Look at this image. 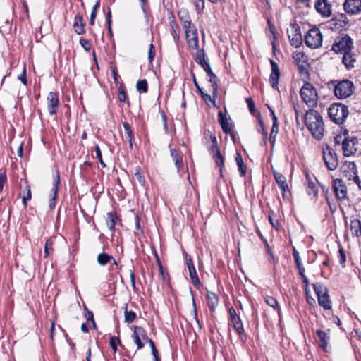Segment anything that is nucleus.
Segmentation results:
<instances>
[{
  "label": "nucleus",
  "mask_w": 361,
  "mask_h": 361,
  "mask_svg": "<svg viewBox=\"0 0 361 361\" xmlns=\"http://www.w3.org/2000/svg\"><path fill=\"white\" fill-rule=\"evenodd\" d=\"M305 123L315 139L319 140L323 137L324 125L323 118L317 111L312 109L306 111Z\"/></svg>",
  "instance_id": "obj_1"
},
{
  "label": "nucleus",
  "mask_w": 361,
  "mask_h": 361,
  "mask_svg": "<svg viewBox=\"0 0 361 361\" xmlns=\"http://www.w3.org/2000/svg\"><path fill=\"white\" fill-rule=\"evenodd\" d=\"M195 61L202 67L209 77V81L212 84L213 97H217L219 80L217 76L213 73L204 50L197 51Z\"/></svg>",
  "instance_id": "obj_2"
},
{
  "label": "nucleus",
  "mask_w": 361,
  "mask_h": 361,
  "mask_svg": "<svg viewBox=\"0 0 361 361\" xmlns=\"http://www.w3.org/2000/svg\"><path fill=\"white\" fill-rule=\"evenodd\" d=\"M329 86L334 87L335 96L338 99H345L353 94L355 87L352 81L343 80L341 81L331 80L328 83Z\"/></svg>",
  "instance_id": "obj_3"
},
{
  "label": "nucleus",
  "mask_w": 361,
  "mask_h": 361,
  "mask_svg": "<svg viewBox=\"0 0 361 361\" xmlns=\"http://www.w3.org/2000/svg\"><path fill=\"white\" fill-rule=\"evenodd\" d=\"M353 48V39L348 34L342 33L335 38L331 50L336 54H342L352 51Z\"/></svg>",
  "instance_id": "obj_4"
},
{
  "label": "nucleus",
  "mask_w": 361,
  "mask_h": 361,
  "mask_svg": "<svg viewBox=\"0 0 361 361\" xmlns=\"http://www.w3.org/2000/svg\"><path fill=\"white\" fill-rule=\"evenodd\" d=\"M348 106L341 103H334L328 109L331 120L336 124H343L348 116Z\"/></svg>",
  "instance_id": "obj_5"
},
{
  "label": "nucleus",
  "mask_w": 361,
  "mask_h": 361,
  "mask_svg": "<svg viewBox=\"0 0 361 361\" xmlns=\"http://www.w3.org/2000/svg\"><path fill=\"white\" fill-rule=\"evenodd\" d=\"M302 101L310 107L317 105L318 96L314 87L310 82H305L300 91Z\"/></svg>",
  "instance_id": "obj_6"
},
{
  "label": "nucleus",
  "mask_w": 361,
  "mask_h": 361,
  "mask_svg": "<svg viewBox=\"0 0 361 361\" xmlns=\"http://www.w3.org/2000/svg\"><path fill=\"white\" fill-rule=\"evenodd\" d=\"M313 288L317 296L319 305L324 310H331L332 305L328 288L320 283H314Z\"/></svg>",
  "instance_id": "obj_7"
},
{
  "label": "nucleus",
  "mask_w": 361,
  "mask_h": 361,
  "mask_svg": "<svg viewBox=\"0 0 361 361\" xmlns=\"http://www.w3.org/2000/svg\"><path fill=\"white\" fill-rule=\"evenodd\" d=\"M323 36L320 30L316 26L309 30L305 35L304 41L307 47L311 49H317L322 44Z\"/></svg>",
  "instance_id": "obj_8"
},
{
  "label": "nucleus",
  "mask_w": 361,
  "mask_h": 361,
  "mask_svg": "<svg viewBox=\"0 0 361 361\" xmlns=\"http://www.w3.org/2000/svg\"><path fill=\"white\" fill-rule=\"evenodd\" d=\"M348 24L349 20L346 13H337L325 23L327 28L334 31L346 30Z\"/></svg>",
  "instance_id": "obj_9"
},
{
  "label": "nucleus",
  "mask_w": 361,
  "mask_h": 361,
  "mask_svg": "<svg viewBox=\"0 0 361 361\" xmlns=\"http://www.w3.org/2000/svg\"><path fill=\"white\" fill-rule=\"evenodd\" d=\"M209 138L212 141V145L209 151L212 154V159H214L216 165L219 167L220 176H221L223 168L224 167V157L221 153L216 135L211 133Z\"/></svg>",
  "instance_id": "obj_10"
},
{
  "label": "nucleus",
  "mask_w": 361,
  "mask_h": 361,
  "mask_svg": "<svg viewBox=\"0 0 361 361\" xmlns=\"http://www.w3.org/2000/svg\"><path fill=\"white\" fill-rule=\"evenodd\" d=\"M209 138L212 141V145L209 151L212 154V159H214L216 165L219 167L220 176H221L223 168L224 167V157L221 153L216 135L211 133Z\"/></svg>",
  "instance_id": "obj_11"
},
{
  "label": "nucleus",
  "mask_w": 361,
  "mask_h": 361,
  "mask_svg": "<svg viewBox=\"0 0 361 361\" xmlns=\"http://www.w3.org/2000/svg\"><path fill=\"white\" fill-rule=\"evenodd\" d=\"M228 312L231 325L239 336V338L243 342H245L247 339V336L240 317L237 314L235 310L233 307L229 308Z\"/></svg>",
  "instance_id": "obj_12"
},
{
  "label": "nucleus",
  "mask_w": 361,
  "mask_h": 361,
  "mask_svg": "<svg viewBox=\"0 0 361 361\" xmlns=\"http://www.w3.org/2000/svg\"><path fill=\"white\" fill-rule=\"evenodd\" d=\"M332 189L338 201L343 202L348 201V189L344 180L336 178L332 180Z\"/></svg>",
  "instance_id": "obj_13"
},
{
  "label": "nucleus",
  "mask_w": 361,
  "mask_h": 361,
  "mask_svg": "<svg viewBox=\"0 0 361 361\" xmlns=\"http://www.w3.org/2000/svg\"><path fill=\"white\" fill-rule=\"evenodd\" d=\"M323 159L326 167L330 171L335 170L338 165L337 154L329 145H326V148L323 149Z\"/></svg>",
  "instance_id": "obj_14"
},
{
  "label": "nucleus",
  "mask_w": 361,
  "mask_h": 361,
  "mask_svg": "<svg viewBox=\"0 0 361 361\" xmlns=\"http://www.w3.org/2000/svg\"><path fill=\"white\" fill-rule=\"evenodd\" d=\"M358 139L356 137H345L342 140V150L344 157H350L355 154L357 151Z\"/></svg>",
  "instance_id": "obj_15"
},
{
  "label": "nucleus",
  "mask_w": 361,
  "mask_h": 361,
  "mask_svg": "<svg viewBox=\"0 0 361 361\" xmlns=\"http://www.w3.org/2000/svg\"><path fill=\"white\" fill-rule=\"evenodd\" d=\"M318 180L313 175H310L307 172L305 173V185L306 187V192L312 199L317 198L318 195V188L317 183Z\"/></svg>",
  "instance_id": "obj_16"
},
{
  "label": "nucleus",
  "mask_w": 361,
  "mask_h": 361,
  "mask_svg": "<svg viewBox=\"0 0 361 361\" xmlns=\"http://www.w3.org/2000/svg\"><path fill=\"white\" fill-rule=\"evenodd\" d=\"M314 8L323 18H329L332 14V5L329 0H317Z\"/></svg>",
  "instance_id": "obj_17"
},
{
  "label": "nucleus",
  "mask_w": 361,
  "mask_h": 361,
  "mask_svg": "<svg viewBox=\"0 0 361 361\" xmlns=\"http://www.w3.org/2000/svg\"><path fill=\"white\" fill-rule=\"evenodd\" d=\"M343 8L346 14L359 15L361 13V0H345Z\"/></svg>",
  "instance_id": "obj_18"
},
{
  "label": "nucleus",
  "mask_w": 361,
  "mask_h": 361,
  "mask_svg": "<svg viewBox=\"0 0 361 361\" xmlns=\"http://www.w3.org/2000/svg\"><path fill=\"white\" fill-rule=\"evenodd\" d=\"M271 65V74L269 75V83L271 87L279 90V81L281 75L279 67L276 61L269 59Z\"/></svg>",
  "instance_id": "obj_19"
},
{
  "label": "nucleus",
  "mask_w": 361,
  "mask_h": 361,
  "mask_svg": "<svg viewBox=\"0 0 361 361\" xmlns=\"http://www.w3.org/2000/svg\"><path fill=\"white\" fill-rule=\"evenodd\" d=\"M47 109L51 116L57 113V109L59 104V99L56 92H50L47 97Z\"/></svg>",
  "instance_id": "obj_20"
},
{
  "label": "nucleus",
  "mask_w": 361,
  "mask_h": 361,
  "mask_svg": "<svg viewBox=\"0 0 361 361\" xmlns=\"http://www.w3.org/2000/svg\"><path fill=\"white\" fill-rule=\"evenodd\" d=\"M218 121L221 127L223 132L226 134H230L232 139L234 140L235 135L232 131V124L229 123L228 119L226 114H224L221 111L218 112Z\"/></svg>",
  "instance_id": "obj_21"
},
{
  "label": "nucleus",
  "mask_w": 361,
  "mask_h": 361,
  "mask_svg": "<svg viewBox=\"0 0 361 361\" xmlns=\"http://www.w3.org/2000/svg\"><path fill=\"white\" fill-rule=\"evenodd\" d=\"M329 331V329H326V331L318 329L316 331L319 347L326 352L328 351V344L330 339Z\"/></svg>",
  "instance_id": "obj_22"
},
{
  "label": "nucleus",
  "mask_w": 361,
  "mask_h": 361,
  "mask_svg": "<svg viewBox=\"0 0 361 361\" xmlns=\"http://www.w3.org/2000/svg\"><path fill=\"white\" fill-rule=\"evenodd\" d=\"M273 175L278 186L282 192L283 196L284 197L285 193L290 191L286 178L282 173L276 171L273 172Z\"/></svg>",
  "instance_id": "obj_23"
},
{
  "label": "nucleus",
  "mask_w": 361,
  "mask_h": 361,
  "mask_svg": "<svg viewBox=\"0 0 361 361\" xmlns=\"http://www.w3.org/2000/svg\"><path fill=\"white\" fill-rule=\"evenodd\" d=\"M342 58V63L345 66L347 70H350L355 66V63L356 61L355 55L350 51H347L346 53H343Z\"/></svg>",
  "instance_id": "obj_24"
},
{
  "label": "nucleus",
  "mask_w": 361,
  "mask_h": 361,
  "mask_svg": "<svg viewBox=\"0 0 361 361\" xmlns=\"http://www.w3.org/2000/svg\"><path fill=\"white\" fill-rule=\"evenodd\" d=\"M85 25V24L83 22L82 16L80 14H77L75 16L73 25L75 32L79 35L85 34L86 32Z\"/></svg>",
  "instance_id": "obj_25"
},
{
  "label": "nucleus",
  "mask_w": 361,
  "mask_h": 361,
  "mask_svg": "<svg viewBox=\"0 0 361 361\" xmlns=\"http://www.w3.org/2000/svg\"><path fill=\"white\" fill-rule=\"evenodd\" d=\"M60 183V176H59V172L57 173L56 176V178L54 180V184H53V187H52V189H51V192H52V197L49 200V207L50 209H54L56 206V199L57 197V195H58V191H59V185Z\"/></svg>",
  "instance_id": "obj_26"
},
{
  "label": "nucleus",
  "mask_w": 361,
  "mask_h": 361,
  "mask_svg": "<svg viewBox=\"0 0 361 361\" xmlns=\"http://www.w3.org/2000/svg\"><path fill=\"white\" fill-rule=\"evenodd\" d=\"M171 19L169 21V26L171 30V35L176 43H178L180 40V28L175 20V17L173 13H171Z\"/></svg>",
  "instance_id": "obj_27"
},
{
  "label": "nucleus",
  "mask_w": 361,
  "mask_h": 361,
  "mask_svg": "<svg viewBox=\"0 0 361 361\" xmlns=\"http://www.w3.org/2000/svg\"><path fill=\"white\" fill-rule=\"evenodd\" d=\"M178 17L183 27L192 25L191 17L187 8H180L178 11Z\"/></svg>",
  "instance_id": "obj_28"
},
{
  "label": "nucleus",
  "mask_w": 361,
  "mask_h": 361,
  "mask_svg": "<svg viewBox=\"0 0 361 361\" xmlns=\"http://www.w3.org/2000/svg\"><path fill=\"white\" fill-rule=\"evenodd\" d=\"M207 304L211 312H214L219 304V296L213 293L208 291L207 293Z\"/></svg>",
  "instance_id": "obj_29"
},
{
  "label": "nucleus",
  "mask_w": 361,
  "mask_h": 361,
  "mask_svg": "<svg viewBox=\"0 0 361 361\" xmlns=\"http://www.w3.org/2000/svg\"><path fill=\"white\" fill-rule=\"evenodd\" d=\"M170 154H171V157H172L173 161L175 162V166H176L177 171H179L180 168L183 166L182 154L176 149H171Z\"/></svg>",
  "instance_id": "obj_30"
},
{
  "label": "nucleus",
  "mask_w": 361,
  "mask_h": 361,
  "mask_svg": "<svg viewBox=\"0 0 361 361\" xmlns=\"http://www.w3.org/2000/svg\"><path fill=\"white\" fill-rule=\"evenodd\" d=\"M341 169L345 176H348V173H352L353 174L357 173V166L353 161H345L343 164Z\"/></svg>",
  "instance_id": "obj_31"
},
{
  "label": "nucleus",
  "mask_w": 361,
  "mask_h": 361,
  "mask_svg": "<svg viewBox=\"0 0 361 361\" xmlns=\"http://www.w3.org/2000/svg\"><path fill=\"white\" fill-rule=\"evenodd\" d=\"M235 159L238 167L239 174L241 177H244L247 172V166L244 164L243 157L240 152H236Z\"/></svg>",
  "instance_id": "obj_32"
},
{
  "label": "nucleus",
  "mask_w": 361,
  "mask_h": 361,
  "mask_svg": "<svg viewBox=\"0 0 361 361\" xmlns=\"http://www.w3.org/2000/svg\"><path fill=\"white\" fill-rule=\"evenodd\" d=\"M189 271L190 278L193 286L199 289L202 286V283L199 279L196 269L194 267L188 268Z\"/></svg>",
  "instance_id": "obj_33"
},
{
  "label": "nucleus",
  "mask_w": 361,
  "mask_h": 361,
  "mask_svg": "<svg viewBox=\"0 0 361 361\" xmlns=\"http://www.w3.org/2000/svg\"><path fill=\"white\" fill-rule=\"evenodd\" d=\"M116 219H117L116 212H111L106 214V224L111 232L115 231Z\"/></svg>",
  "instance_id": "obj_34"
},
{
  "label": "nucleus",
  "mask_w": 361,
  "mask_h": 361,
  "mask_svg": "<svg viewBox=\"0 0 361 361\" xmlns=\"http://www.w3.org/2000/svg\"><path fill=\"white\" fill-rule=\"evenodd\" d=\"M133 328V332L132 334V338L137 345V350H140L144 347V343L142 342L141 337H140V328L137 326H134Z\"/></svg>",
  "instance_id": "obj_35"
},
{
  "label": "nucleus",
  "mask_w": 361,
  "mask_h": 361,
  "mask_svg": "<svg viewBox=\"0 0 361 361\" xmlns=\"http://www.w3.org/2000/svg\"><path fill=\"white\" fill-rule=\"evenodd\" d=\"M350 230L354 236H361V221L359 219H353L350 221Z\"/></svg>",
  "instance_id": "obj_36"
},
{
  "label": "nucleus",
  "mask_w": 361,
  "mask_h": 361,
  "mask_svg": "<svg viewBox=\"0 0 361 361\" xmlns=\"http://www.w3.org/2000/svg\"><path fill=\"white\" fill-rule=\"evenodd\" d=\"M123 128H124V130H125V132L127 135V139L129 142V147L130 148L132 149H133V141L134 140V133H133V131L132 130V128L130 126V125L127 123V122H123Z\"/></svg>",
  "instance_id": "obj_37"
},
{
  "label": "nucleus",
  "mask_w": 361,
  "mask_h": 361,
  "mask_svg": "<svg viewBox=\"0 0 361 361\" xmlns=\"http://www.w3.org/2000/svg\"><path fill=\"white\" fill-rule=\"evenodd\" d=\"M97 262L101 266H105L108 263L111 262V259H114V257L108 255L106 252H102L97 256Z\"/></svg>",
  "instance_id": "obj_38"
},
{
  "label": "nucleus",
  "mask_w": 361,
  "mask_h": 361,
  "mask_svg": "<svg viewBox=\"0 0 361 361\" xmlns=\"http://www.w3.org/2000/svg\"><path fill=\"white\" fill-rule=\"evenodd\" d=\"M187 43L190 48L197 50H200L199 49V40H198V34L197 35H192V36L188 37V38H185Z\"/></svg>",
  "instance_id": "obj_39"
},
{
  "label": "nucleus",
  "mask_w": 361,
  "mask_h": 361,
  "mask_svg": "<svg viewBox=\"0 0 361 361\" xmlns=\"http://www.w3.org/2000/svg\"><path fill=\"white\" fill-rule=\"evenodd\" d=\"M137 315L134 311L128 310V305H126L124 310V320L126 323H132L135 319Z\"/></svg>",
  "instance_id": "obj_40"
},
{
  "label": "nucleus",
  "mask_w": 361,
  "mask_h": 361,
  "mask_svg": "<svg viewBox=\"0 0 361 361\" xmlns=\"http://www.w3.org/2000/svg\"><path fill=\"white\" fill-rule=\"evenodd\" d=\"M118 100L120 102H127L128 103V105L129 106L130 105V102L128 100V96H127V94L125 91V87L123 85V84H121L120 86L118 87Z\"/></svg>",
  "instance_id": "obj_41"
},
{
  "label": "nucleus",
  "mask_w": 361,
  "mask_h": 361,
  "mask_svg": "<svg viewBox=\"0 0 361 361\" xmlns=\"http://www.w3.org/2000/svg\"><path fill=\"white\" fill-rule=\"evenodd\" d=\"M288 38L291 46L295 47V48L299 47L302 44V35L293 34L292 36L288 35Z\"/></svg>",
  "instance_id": "obj_42"
},
{
  "label": "nucleus",
  "mask_w": 361,
  "mask_h": 361,
  "mask_svg": "<svg viewBox=\"0 0 361 361\" xmlns=\"http://www.w3.org/2000/svg\"><path fill=\"white\" fill-rule=\"evenodd\" d=\"M136 88L140 93H147L148 91V83L147 80L142 79L138 80L136 85Z\"/></svg>",
  "instance_id": "obj_43"
},
{
  "label": "nucleus",
  "mask_w": 361,
  "mask_h": 361,
  "mask_svg": "<svg viewBox=\"0 0 361 361\" xmlns=\"http://www.w3.org/2000/svg\"><path fill=\"white\" fill-rule=\"evenodd\" d=\"M183 28L185 31V38H188L192 35H197L198 33L195 25L192 23V25H186L183 27Z\"/></svg>",
  "instance_id": "obj_44"
},
{
  "label": "nucleus",
  "mask_w": 361,
  "mask_h": 361,
  "mask_svg": "<svg viewBox=\"0 0 361 361\" xmlns=\"http://www.w3.org/2000/svg\"><path fill=\"white\" fill-rule=\"evenodd\" d=\"M257 118L258 123H259V127H257V131L259 133H261L264 137H267L268 133H267V130H265L264 125L260 112L257 113Z\"/></svg>",
  "instance_id": "obj_45"
},
{
  "label": "nucleus",
  "mask_w": 361,
  "mask_h": 361,
  "mask_svg": "<svg viewBox=\"0 0 361 361\" xmlns=\"http://www.w3.org/2000/svg\"><path fill=\"white\" fill-rule=\"evenodd\" d=\"M265 302L269 307L276 310L278 312H279L280 307L277 300L271 296H267L265 298Z\"/></svg>",
  "instance_id": "obj_46"
},
{
  "label": "nucleus",
  "mask_w": 361,
  "mask_h": 361,
  "mask_svg": "<svg viewBox=\"0 0 361 361\" xmlns=\"http://www.w3.org/2000/svg\"><path fill=\"white\" fill-rule=\"evenodd\" d=\"M264 245H265V247H266V252H267V255H269L268 261L270 263L276 264L277 262V259L275 257V256H274V253H273V252L271 250V248L269 245V243H268L267 240H264Z\"/></svg>",
  "instance_id": "obj_47"
},
{
  "label": "nucleus",
  "mask_w": 361,
  "mask_h": 361,
  "mask_svg": "<svg viewBox=\"0 0 361 361\" xmlns=\"http://www.w3.org/2000/svg\"><path fill=\"white\" fill-rule=\"evenodd\" d=\"M109 343L114 354L117 352V346L118 345H121V342L118 336H111L110 338Z\"/></svg>",
  "instance_id": "obj_48"
},
{
  "label": "nucleus",
  "mask_w": 361,
  "mask_h": 361,
  "mask_svg": "<svg viewBox=\"0 0 361 361\" xmlns=\"http://www.w3.org/2000/svg\"><path fill=\"white\" fill-rule=\"evenodd\" d=\"M279 133V126L272 125L270 135H269V142L271 144L272 147L274 145L276 135Z\"/></svg>",
  "instance_id": "obj_49"
},
{
  "label": "nucleus",
  "mask_w": 361,
  "mask_h": 361,
  "mask_svg": "<svg viewBox=\"0 0 361 361\" xmlns=\"http://www.w3.org/2000/svg\"><path fill=\"white\" fill-rule=\"evenodd\" d=\"M246 102H247V107H248L249 111L251 113V114L257 117V113L259 111H257V110L255 109V102L252 100V99L247 98Z\"/></svg>",
  "instance_id": "obj_50"
},
{
  "label": "nucleus",
  "mask_w": 361,
  "mask_h": 361,
  "mask_svg": "<svg viewBox=\"0 0 361 361\" xmlns=\"http://www.w3.org/2000/svg\"><path fill=\"white\" fill-rule=\"evenodd\" d=\"M135 176L141 185H144L145 180V177L141 171V168L137 166L135 169Z\"/></svg>",
  "instance_id": "obj_51"
},
{
  "label": "nucleus",
  "mask_w": 361,
  "mask_h": 361,
  "mask_svg": "<svg viewBox=\"0 0 361 361\" xmlns=\"http://www.w3.org/2000/svg\"><path fill=\"white\" fill-rule=\"evenodd\" d=\"M194 6L197 14L202 13L204 8V0H196Z\"/></svg>",
  "instance_id": "obj_52"
},
{
  "label": "nucleus",
  "mask_w": 361,
  "mask_h": 361,
  "mask_svg": "<svg viewBox=\"0 0 361 361\" xmlns=\"http://www.w3.org/2000/svg\"><path fill=\"white\" fill-rule=\"evenodd\" d=\"M25 190H26V195H24L23 197V204L25 207L27 206V200H30L32 197V194H31V190H30V185H28L27 183H26V186H25Z\"/></svg>",
  "instance_id": "obj_53"
},
{
  "label": "nucleus",
  "mask_w": 361,
  "mask_h": 361,
  "mask_svg": "<svg viewBox=\"0 0 361 361\" xmlns=\"http://www.w3.org/2000/svg\"><path fill=\"white\" fill-rule=\"evenodd\" d=\"M129 273H130V283H131L133 290L135 293H137L138 289L135 285V274L134 273V271L133 269H130L129 271Z\"/></svg>",
  "instance_id": "obj_54"
},
{
  "label": "nucleus",
  "mask_w": 361,
  "mask_h": 361,
  "mask_svg": "<svg viewBox=\"0 0 361 361\" xmlns=\"http://www.w3.org/2000/svg\"><path fill=\"white\" fill-rule=\"evenodd\" d=\"M97 158L99 159L100 164L102 167H106V164L104 162L102 156V152L98 145L94 147Z\"/></svg>",
  "instance_id": "obj_55"
},
{
  "label": "nucleus",
  "mask_w": 361,
  "mask_h": 361,
  "mask_svg": "<svg viewBox=\"0 0 361 361\" xmlns=\"http://www.w3.org/2000/svg\"><path fill=\"white\" fill-rule=\"evenodd\" d=\"M293 258H294V261H295L296 267L302 265V264L301 258L300 257V254H299L298 251L295 247H293Z\"/></svg>",
  "instance_id": "obj_56"
},
{
  "label": "nucleus",
  "mask_w": 361,
  "mask_h": 361,
  "mask_svg": "<svg viewBox=\"0 0 361 361\" xmlns=\"http://www.w3.org/2000/svg\"><path fill=\"white\" fill-rule=\"evenodd\" d=\"M269 221L271 224L272 227L277 230L279 229L280 223L279 219L272 216L271 214H269Z\"/></svg>",
  "instance_id": "obj_57"
},
{
  "label": "nucleus",
  "mask_w": 361,
  "mask_h": 361,
  "mask_svg": "<svg viewBox=\"0 0 361 361\" xmlns=\"http://www.w3.org/2000/svg\"><path fill=\"white\" fill-rule=\"evenodd\" d=\"M18 80L22 82V83L25 85H27V80L26 77V66L25 65L23 66V69L22 71V73L18 77Z\"/></svg>",
  "instance_id": "obj_58"
},
{
  "label": "nucleus",
  "mask_w": 361,
  "mask_h": 361,
  "mask_svg": "<svg viewBox=\"0 0 361 361\" xmlns=\"http://www.w3.org/2000/svg\"><path fill=\"white\" fill-rule=\"evenodd\" d=\"M154 56H155V47H154V44L152 43H151L149 45V51H148V59L150 63L152 62V61L154 58Z\"/></svg>",
  "instance_id": "obj_59"
},
{
  "label": "nucleus",
  "mask_w": 361,
  "mask_h": 361,
  "mask_svg": "<svg viewBox=\"0 0 361 361\" xmlns=\"http://www.w3.org/2000/svg\"><path fill=\"white\" fill-rule=\"evenodd\" d=\"M338 258L340 264H343L345 262L346 257H345L344 250L343 248H340L338 250Z\"/></svg>",
  "instance_id": "obj_60"
},
{
  "label": "nucleus",
  "mask_w": 361,
  "mask_h": 361,
  "mask_svg": "<svg viewBox=\"0 0 361 361\" xmlns=\"http://www.w3.org/2000/svg\"><path fill=\"white\" fill-rule=\"evenodd\" d=\"M80 44L85 50L90 51L91 49V44L89 40L82 38L80 39Z\"/></svg>",
  "instance_id": "obj_61"
},
{
  "label": "nucleus",
  "mask_w": 361,
  "mask_h": 361,
  "mask_svg": "<svg viewBox=\"0 0 361 361\" xmlns=\"http://www.w3.org/2000/svg\"><path fill=\"white\" fill-rule=\"evenodd\" d=\"M6 181H7L6 173L5 172L1 173H0V192H2L4 185L6 183Z\"/></svg>",
  "instance_id": "obj_62"
},
{
  "label": "nucleus",
  "mask_w": 361,
  "mask_h": 361,
  "mask_svg": "<svg viewBox=\"0 0 361 361\" xmlns=\"http://www.w3.org/2000/svg\"><path fill=\"white\" fill-rule=\"evenodd\" d=\"M140 328V337H141L142 342H147L149 338L147 336V331L145 329L141 326Z\"/></svg>",
  "instance_id": "obj_63"
},
{
  "label": "nucleus",
  "mask_w": 361,
  "mask_h": 361,
  "mask_svg": "<svg viewBox=\"0 0 361 361\" xmlns=\"http://www.w3.org/2000/svg\"><path fill=\"white\" fill-rule=\"evenodd\" d=\"M184 255H185V264L187 265V267L189 268V267H194L195 265L192 260V257L185 252H184Z\"/></svg>",
  "instance_id": "obj_64"
}]
</instances>
